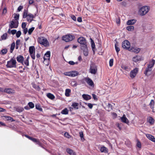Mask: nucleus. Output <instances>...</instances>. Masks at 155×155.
I'll list each match as a JSON object with an SVG mask.
<instances>
[{"mask_svg":"<svg viewBox=\"0 0 155 155\" xmlns=\"http://www.w3.org/2000/svg\"><path fill=\"white\" fill-rule=\"evenodd\" d=\"M71 18L74 21H76V18L74 15H72L71 16Z\"/></svg>","mask_w":155,"mask_h":155,"instance_id":"obj_64","label":"nucleus"},{"mask_svg":"<svg viewBox=\"0 0 155 155\" xmlns=\"http://www.w3.org/2000/svg\"><path fill=\"white\" fill-rule=\"evenodd\" d=\"M147 122L149 123L151 125H153L154 123V119L150 117H147Z\"/></svg>","mask_w":155,"mask_h":155,"instance_id":"obj_15","label":"nucleus"},{"mask_svg":"<svg viewBox=\"0 0 155 155\" xmlns=\"http://www.w3.org/2000/svg\"><path fill=\"white\" fill-rule=\"evenodd\" d=\"M150 7L147 6H144L141 8L139 10V14L143 16L147 13L150 10Z\"/></svg>","mask_w":155,"mask_h":155,"instance_id":"obj_1","label":"nucleus"},{"mask_svg":"<svg viewBox=\"0 0 155 155\" xmlns=\"http://www.w3.org/2000/svg\"><path fill=\"white\" fill-rule=\"evenodd\" d=\"M35 107L37 109L39 110V111H42V109L39 105H35Z\"/></svg>","mask_w":155,"mask_h":155,"instance_id":"obj_50","label":"nucleus"},{"mask_svg":"<svg viewBox=\"0 0 155 155\" xmlns=\"http://www.w3.org/2000/svg\"><path fill=\"white\" fill-rule=\"evenodd\" d=\"M47 96L48 98L51 100H53L55 98L54 95L50 93H48L47 94Z\"/></svg>","mask_w":155,"mask_h":155,"instance_id":"obj_31","label":"nucleus"},{"mask_svg":"<svg viewBox=\"0 0 155 155\" xmlns=\"http://www.w3.org/2000/svg\"><path fill=\"white\" fill-rule=\"evenodd\" d=\"M155 64V60L152 59L149 61V64L148 65V66L153 68Z\"/></svg>","mask_w":155,"mask_h":155,"instance_id":"obj_24","label":"nucleus"},{"mask_svg":"<svg viewBox=\"0 0 155 155\" xmlns=\"http://www.w3.org/2000/svg\"><path fill=\"white\" fill-rule=\"evenodd\" d=\"M4 117H5V120L8 121L10 120L11 121H14L13 119L10 116H4Z\"/></svg>","mask_w":155,"mask_h":155,"instance_id":"obj_37","label":"nucleus"},{"mask_svg":"<svg viewBox=\"0 0 155 155\" xmlns=\"http://www.w3.org/2000/svg\"><path fill=\"white\" fill-rule=\"evenodd\" d=\"M132 60L133 61L137 62L141 61V58L140 56H137L133 57L132 58Z\"/></svg>","mask_w":155,"mask_h":155,"instance_id":"obj_18","label":"nucleus"},{"mask_svg":"<svg viewBox=\"0 0 155 155\" xmlns=\"http://www.w3.org/2000/svg\"><path fill=\"white\" fill-rule=\"evenodd\" d=\"M24 60V58L23 56L21 55H19L17 57V61L20 63L23 64V60Z\"/></svg>","mask_w":155,"mask_h":155,"instance_id":"obj_20","label":"nucleus"},{"mask_svg":"<svg viewBox=\"0 0 155 155\" xmlns=\"http://www.w3.org/2000/svg\"><path fill=\"white\" fill-rule=\"evenodd\" d=\"M114 59L112 58L110 59L109 61V66L112 67L113 64Z\"/></svg>","mask_w":155,"mask_h":155,"instance_id":"obj_47","label":"nucleus"},{"mask_svg":"<svg viewBox=\"0 0 155 155\" xmlns=\"http://www.w3.org/2000/svg\"><path fill=\"white\" fill-rule=\"evenodd\" d=\"M38 42L41 45H44L45 47L48 46L49 43L47 39L43 37H39L38 40Z\"/></svg>","mask_w":155,"mask_h":155,"instance_id":"obj_2","label":"nucleus"},{"mask_svg":"<svg viewBox=\"0 0 155 155\" xmlns=\"http://www.w3.org/2000/svg\"><path fill=\"white\" fill-rule=\"evenodd\" d=\"M7 52V50L6 49H3L1 51V54L2 55H4L6 54Z\"/></svg>","mask_w":155,"mask_h":155,"instance_id":"obj_43","label":"nucleus"},{"mask_svg":"<svg viewBox=\"0 0 155 155\" xmlns=\"http://www.w3.org/2000/svg\"><path fill=\"white\" fill-rule=\"evenodd\" d=\"M19 14H15V15L14 17V18L15 19H14V20H18H18L19 18Z\"/></svg>","mask_w":155,"mask_h":155,"instance_id":"obj_45","label":"nucleus"},{"mask_svg":"<svg viewBox=\"0 0 155 155\" xmlns=\"http://www.w3.org/2000/svg\"><path fill=\"white\" fill-rule=\"evenodd\" d=\"M83 54L85 56H87L88 55V50L87 48V45H85L84 47H83Z\"/></svg>","mask_w":155,"mask_h":155,"instance_id":"obj_19","label":"nucleus"},{"mask_svg":"<svg viewBox=\"0 0 155 155\" xmlns=\"http://www.w3.org/2000/svg\"><path fill=\"white\" fill-rule=\"evenodd\" d=\"M71 73L70 77H74L78 75V72L76 71H71Z\"/></svg>","mask_w":155,"mask_h":155,"instance_id":"obj_21","label":"nucleus"},{"mask_svg":"<svg viewBox=\"0 0 155 155\" xmlns=\"http://www.w3.org/2000/svg\"><path fill=\"white\" fill-rule=\"evenodd\" d=\"M30 54V55H31V58L34 60L35 59V53L31 54Z\"/></svg>","mask_w":155,"mask_h":155,"instance_id":"obj_60","label":"nucleus"},{"mask_svg":"<svg viewBox=\"0 0 155 155\" xmlns=\"http://www.w3.org/2000/svg\"><path fill=\"white\" fill-rule=\"evenodd\" d=\"M34 29H35L34 27H32V28H30V29H29L28 30V34L29 35H31V34L32 32L34 30Z\"/></svg>","mask_w":155,"mask_h":155,"instance_id":"obj_42","label":"nucleus"},{"mask_svg":"<svg viewBox=\"0 0 155 155\" xmlns=\"http://www.w3.org/2000/svg\"><path fill=\"white\" fill-rule=\"evenodd\" d=\"M70 84L72 86H76L77 85L76 82L74 81H71Z\"/></svg>","mask_w":155,"mask_h":155,"instance_id":"obj_44","label":"nucleus"},{"mask_svg":"<svg viewBox=\"0 0 155 155\" xmlns=\"http://www.w3.org/2000/svg\"><path fill=\"white\" fill-rule=\"evenodd\" d=\"M74 36L69 34L63 36L62 38V40L66 42H68L71 41L74 38Z\"/></svg>","mask_w":155,"mask_h":155,"instance_id":"obj_6","label":"nucleus"},{"mask_svg":"<svg viewBox=\"0 0 155 155\" xmlns=\"http://www.w3.org/2000/svg\"><path fill=\"white\" fill-rule=\"evenodd\" d=\"M32 86L33 87L35 88L36 90L38 91H39L40 90V88L37 85L33 84H32Z\"/></svg>","mask_w":155,"mask_h":155,"instance_id":"obj_41","label":"nucleus"},{"mask_svg":"<svg viewBox=\"0 0 155 155\" xmlns=\"http://www.w3.org/2000/svg\"><path fill=\"white\" fill-rule=\"evenodd\" d=\"M90 71L91 73L95 74L97 71V68L96 65L94 64H91L90 66Z\"/></svg>","mask_w":155,"mask_h":155,"instance_id":"obj_9","label":"nucleus"},{"mask_svg":"<svg viewBox=\"0 0 155 155\" xmlns=\"http://www.w3.org/2000/svg\"><path fill=\"white\" fill-rule=\"evenodd\" d=\"M15 43L14 42H13L11 45L10 50V53H12L13 51L15 48Z\"/></svg>","mask_w":155,"mask_h":155,"instance_id":"obj_34","label":"nucleus"},{"mask_svg":"<svg viewBox=\"0 0 155 155\" xmlns=\"http://www.w3.org/2000/svg\"><path fill=\"white\" fill-rule=\"evenodd\" d=\"M121 67L122 69L127 71H129L130 70V68L128 67L123 64L121 65Z\"/></svg>","mask_w":155,"mask_h":155,"instance_id":"obj_27","label":"nucleus"},{"mask_svg":"<svg viewBox=\"0 0 155 155\" xmlns=\"http://www.w3.org/2000/svg\"><path fill=\"white\" fill-rule=\"evenodd\" d=\"M18 20H14L13 19L10 22V23L9 24V27L10 28H16L18 27Z\"/></svg>","mask_w":155,"mask_h":155,"instance_id":"obj_5","label":"nucleus"},{"mask_svg":"<svg viewBox=\"0 0 155 155\" xmlns=\"http://www.w3.org/2000/svg\"><path fill=\"white\" fill-rule=\"evenodd\" d=\"M4 92H6L8 94H11L13 92V90L10 88H5L4 89Z\"/></svg>","mask_w":155,"mask_h":155,"instance_id":"obj_30","label":"nucleus"},{"mask_svg":"<svg viewBox=\"0 0 155 155\" xmlns=\"http://www.w3.org/2000/svg\"><path fill=\"white\" fill-rule=\"evenodd\" d=\"M115 48L116 52H117V53H118L119 52V51H120V49L118 47L117 45L116 44L115 45Z\"/></svg>","mask_w":155,"mask_h":155,"instance_id":"obj_55","label":"nucleus"},{"mask_svg":"<svg viewBox=\"0 0 155 155\" xmlns=\"http://www.w3.org/2000/svg\"><path fill=\"white\" fill-rule=\"evenodd\" d=\"M100 150L102 153H107L108 152L107 149L104 147H101L100 148Z\"/></svg>","mask_w":155,"mask_h":155,"instance_id":"obj_26","label":"nucleus"},{"mask_svg":"<svg viewBox=\"0 0 155 155\" xmlns=\"http://www.w3.org/2000/svg\"><path fill=\"white\" fill-rule=\"evenodd\" d=\"M50 56V51H48L45 54L44 57V60H49Z\"/></svg>","mask_w":155,"mask_h":155,"instance_id":"obj_13","label":"nucleus"},{"mask_svg":"<svg viewBox=\"0 0 155 155\" xmlns=\"http://www.w3.org/2000/svg\"><path fill=\"white\" fill-rule=\"evenodd\" d=\"M84 80L89 86L91 87H94V82L91 79L89 78H84Z\"/></svg>","mask_w":155,"mask_h":155,"instance_id":"obj_10","label":"nucleus"},{"mask_svg":"<svg viewBox=\"0 0 155 155\" xmlns=\"http://www.w3.org/2000/svg\"><path fill=\"white\" fill-rule=\"evenodd\" d=\"M68 113V111L67 108H65L61 111V113L63 114H67Z\"/></svg>","mask_w":155,"mask_h":155,"instance_id":"obj_38","label":"nucleus"},{"mask_svg":"<svg viewBox=\"0 0 155 155\" xmlns=\"http://www.w3.org/2000/svg\"><path fill=\"white\" fill-rule=\"evenodd\" d=\"M21 34V32L20 31H18L16 33V36L17 37L19 38Z\"/></svg>","mask_w":155,"mask_h":155,"instance_id":"obj_53","label":"nucleus"},{"mask_svg":"<svg viewBox=\"0 0 155 155\" xmlns=\"http://www.w3.org/2000/svg\"><path fill=\"white\" fill-rule=\"evenodd\" d=\"M7 38V34L6 33L4 34L1 36V40H6Z\"/></svg>","mask_w":155,"mask_h":155,"instance_id":"obj_32","label":"nucleus"},{"mask_svg":"<svg viewBox=\"0 0 155 155\" xmlns=\"http://www.w3.org/2000/svg\"><path fill=\"white\" fill-rule=\"evenodd\" d=\"M120 119L121 120V121L124 123L128 124L129 123V121L127 118L126 117V116L125 114H124L122 117H120Z\"/></svg>","mask_w":155,"mask_h":155,"instance_id":"obj_16","label":"nucleus"},{"mask_svg":"<svg viewBox=\"0 0 155 155\" xmlns=\"http://www.w3.org/2000/svg\"><path fill=\"white\" fill-rule=\"evenodd\" d=\"M68 63L71 65H74L75 64H77L78 62H74L73 61H70L68 62Z\"/></svg>","mask_w":155,"mask_h":155,"instance_id":"obj_51","label":"nucleus"},{"mask_svg":"<svg viewBox=\"0 0 155 155\" xmlns=\"http://www.w3.org/2000/svg\"><path fill=\"white\" fill-rule=\"evenodd\" d=\"M136 21L134 19L129 20L127 21V24L128 25H132L136 22Z\"/></svg>","mask_w":155,"mask_h":155,"instance_id":"obj_22","label":"nucleus"},{"mask_svg":"<svg viewBox=\"0 0 155 155\" xmlns=\"http://www.w3.org/2000/svg\"><path fill=\"white\" fill-rule=\"evenodd\" d=\"M134 27L133 26H127V29L128 31H132L134 30Z\"/></svg>","mask_w":155,"mask_h":155,"instance_id":"obj_40","label":"nucleus"},{"mask_svg":"<svg viewBox=\"0 0 155 155\" xmlns=\"http://www.w3.org/2000/svg\"><path fill=\"white\" fill-rule=\"evenodd\" d=\"M107 106L109 108V111H110L112 109V105L108 103L107 105Z\"/></svg>","mask_w":155,"mask_h":155,"instance_id":"obj_54","label":"nucleus"},{"mask_svg":"<svg viewBox=\"0 0 155 155\" xmlns=\"http://www.w3.org/2000/svg\"><path fill=\"white\" fill-rule=\"evenodd\" d=\"M129 50L131 52L137 53H138L140 51V49L137 48L132 47L129 49Z\"/></svg>","mask_w":155,"mask_h":155,"instance_id":"obj_14","label":"nucleus"},{"mask_svg":"<svg viewBox=\"0 0 155 155\" xmlns=\"http://www.w3.org/2000/svg\"><path fill=\"white\" fill-rule=\"evenodd\" d=\"M35 49L34 46H30L29 48V52L30 54L35 53Z\"/></svg>","mask_w":155,"mask_h":155,"instance_id":"obj_28","label":"nucleus"},{"mask_svg":"<svg viewBox=\"0 0 155 155\" xmlns=\"http://www.w3.org/2000/svg\"><path fill=\"white\" fill-rule=\"evenodd\" d=\"M71 71L68 72H66L64 73V74L66 76H68L70 77Z\"/></svg>","mask_w":155,"mask_h":155,"instance_id":"obj_56","label":"nucleus"},{"mask_svg":"<svg viewBox=\"0 0 155 155\" xmlns=\"http://www.w3.org/2000/svg\"><path fill=\"white\" fill-rule=\"evenodd\" d=\"M154 104V101L153 100H151L150 103L149 104V105L150 106V107L151 109L152 110H153Z\"/></svg>","mask_w":155,"mask_h":155,"instance_id":"obj_35","label":"nucleus"},{"mask_svg":"<svg viewBox=\"0 0 155 155\" xmlns=\"http://www.w3.org/2000/svg\"><path fill=\"white\" fill-rule=\"evenodd\" d=\"M64 136L65 137H66L68 138H71V137L70 135H69L68 133L67 132H65L64 133Z\"/></svg>","mask_w":155,"mask_h":155,"instance_id":"obj_52","label":"nucleus"},{"mask_svg":"<svg viewBox=\"0 0 155 155\" xmlns=\"http://www.w3.org/2000/svg\"><path fill=\"white\" fill-rule=\"evenodd\" d=\"M138 71V68H136L131 71L130 74V77L132 79L134 78L137 75Z\"/></svg>","mask_w":155,"mask_h":155,"instance_id":"obj_8","label":"nucleus"},{"mask_svg":"<svg viewBox=\"0 0 155 155\" xmlns=\"http://www.w3.org/2000/svg\"><path fill=\"white\" fill-rule=\"evenodd\" d=\"M122 46L123 48L126 49H129L130 46V43L127 40H126L122 42Z\"/></svg>","mask_w":155,"mask_h":155,"instance_id":"obj_7","label":"nucleus"},{"mask_svg":"<svg viewBox=\"0 0 155 155\" xmlns=\"http://www.w3.org/2000/svg\"><path fill=\"white\" fill-rule=\"evenodd\" d=\"M26 24L25 22H23L21 24V27L23 29L26 28Z\"/></svg>","mask_w":155,"mask_h":155,"instance_id":"obj_57","label":"nucleus"},{"mask_svg":"<svg viewBox=\"0 0 155 155\" xmlns=\"http://www.w3.org/2000/svg\"><path fill=\"white\" fill-rule=\"evenodd\" d=\"M34 17H35L31 13H29L28 14L27 18V20L29 22H31Z\"/></svg>","mask_w":155,"mask_h":155,"instance_id":"obj_12","label":"nucleus"},{"mask_svg":"<svg viewBox=\"0 0 155 155\" xmlns=\"http://www.w3.org/2000/svg\"><path fill=\"white\" fill-rule=\"evenodd\" d=\"M28 104L29 107L31 108H33L34 107V104L32 102H29Z\"/></svg>","mask_w":155,"mask_h":155,"instance_id":"obj_49","label":"nucleus"},{"mask_svg":"<svg viewBox=\"0 0 155 155\" xmlns=\"http://www.w3.org/2000/svg\"><path fill=\"white\" fill-rule=\"evenodd\" d=\"M31 140L33 142L36 143V144L40 145L41 143L39 141V140L32 137Z\"/></svg>","mask_w":155,"mask_h":155,"instance_id":"obj_29","label":"nucleus"},{"mask_svg":"<svg viewBox=\"0 0 155 155\" xmlns=\"http://www.w3.org/2000/svg\"><path fill=\"white\" fill-rule=\"evenodd\" d=\"M82 97L86 100H89L91 98V96L88 94H83L82 95Z\"/></svg>","mask_w":155,"mask_h":155,"instance_id":"obj_25","label":"nucleus"},{"mask_svg":"<svg viewBox=\"0 0 155 155\" xmlns=\"http://www.w3.org/2000/svg\"><path fill=\"white\" fill-rule=\"evenodd\" d=\"M91 46L93 49L95 47L94 43L92 40Z\"/></svg>","mask_w":155,"mask_h":155,"instance_id":"obj_62","label":"nucleus"},{"mask_svg":"<svg viewBox=\"0 0 155 155\" xmlns=\"http://www.w3.org/2000/svg\"><path fill=\"white\" fill-rule=\"evenodd\" d=\"M78 43L83 45L81 47L82 49H83V47H84L85 45H87V42L85 39L83 37H80L78 39Z\"/></svg>","mask_w":155,"mask_h":155,"instance_id":"obj_4","label":"nucleus"},{"mask_svg":"<svg viewBox=\"0 0 155 155\" xmlns=\"http://www.w3.org/2000/svg\"><path fill=\"white\" fill-rule=\"evenodd\" d=\"M80 136L81 138V140L82 141H84V139L83 137V132H80L79 133Z\"/></svg>","mask_w":155,"mask_h":155,"instance_id":"obj_46","label":"nucleus"},{"mask_svg":"<svg viewBox=\"0 0 155 155\" xmlns=\"http://www.w3.org/2000/svg\"><path fill=\"white\" fill-rule=\"evenodd\" d=\"M152 70V68L147 66L144 73V74L147 76L149 75L151 73Z\"/></svg>","mask_w":155,"mask_h":155,"instance_id":"obj_11","label":"nucleus"},{"mask_svg":"<svg viewBox=\"0 0 155 155\" xmlns=\"http://www.w3.org/2000/svg\"><path fill=\"white\" fill-rule=\"evenodd\" d=\"M25 64L26 66H28L29 65V61L28 59H26L24 61H23V64Z\"/></svg>","mask_w":155,"mask_h":155,"instance_id":"obj_48","label":"nucleus"},{"mask_svg":"<svg viewBox=\"0 0 155 155\" xmlns=\"http://www.w3.org/2000/svg\"><path fill=\"white\" fill-rule=\"evenodd\" d=\"M28 31V30L27 28L23 29V32L25 34H26Z\"/></svg>","mask_w":155,"mask_h":155,"instance_id":"obj_59","label":"nucleus"},{"mask_svg":"<svg viewBox=\"0 0 155 155\" xmlns=\"http://www.w3.org/2000/svg\"><path fill=\"white\" fill-rule=\"evenodd\" d=\"M71 92V90L69 89H67L65 90V95L67 97H69L70 96V93Z\"/></svg>","mask_w":155,"mask_h":155,"instance_id":"obj_33","label":"nucleus"},{"mask_svg":"<svg viewBox=\"0 0 155 155\" xmlns=\"http://www.w3.org/2000/svg\"><path fill=\"white\" fill-rule=\"evenodd\" d=\"M78 103L75 102L73 103L71 105L74 108L76 109H78Z\"/></svg>","mask_w":155,"mask_h":155,"instance_id":"obj_39","label":"nucleus"},{"mask_svg":"<svg viewBox=\"0 0 155 155\" xmlns=\"http://www.w3.org/2000/svg\"><path fill=\"white\" fill-rule=\"evenodd\" d=\"M88 107L91 109H92L93 107V105L91 103H87V104Z\"/></svg>","mask_w":155,"mask_h":155,"instance_id":"obj_58","label":"nucleus"},{"mask_svg":"<svg viewBox=\"0 0 155 155\" xmlns=\"http://www.w3.org/2000/svg\"><path fill=\"white\" fill-rule=\"evenodd\" d=\"M23 8V7L21 6H19L18 8V12L20 11Z\"/></svg>","mask_w":155,"mask_h":155,"instance_id":"obj_63","label":"nucleus"},{"mask_svg":"<svg viewBox=\"0 0 155 155\" xmlns=\"http://www.w3.org/2000/svg\"><path fill=\"white\" fill-rule=\"evenodd\" d=\"M67 152L71 155H76L75 153L71 149L68 148L66 150Z\"/></svg>","mask_w":155,"mask_h":155,"instance_id":"obj_23","label":"nucleus"},{"mask_svg":"<svg viewBox=\"0 0 155 155\" xmlns=\"http://www.w3.org/2000/svg\"><path fill=\"white\" fill-rule=\"evenodd\" d=\"M146 136L150 140L153 142H155V138L151 134H146Z\"/></svg>","mask_w":155,"mask_h":155,"instance_id":"obj_17","label":"nucleus"},{"mask_svg":"<svg viewBox=\"0 0 155 155\" xmlns=\"http://www.w3.org/2000/svg\"><path fill=\"white\" fill-rule=\"evenodd\" d=\"M28 11L27 10L25 9L24 10L23 12V18H27L28 15Z\"/></svg>","mask_w":155,"mask_h":155,"instance_id":"obj_36","label":"nucleus"},{"mask_svg":"<svg viewBox=\"0 0 155 155\" xmlns=\"http://www.w3.org/2000/svg\"><path fill=\"white\" fill-rule=\"evenodd\" d=\"M137 147H138L139 148H141V143H140V142H139V141H138L137 142Z\"/></svg>","mask_w":155,"mask_h":155,"instance_id":"obj_61","label":"nucleus"},{"mask_svg":"<svg viewBox=\"0 0 155 155\" xmlns=\"http://www.w3.org/2000/svg\"><path fill=\"white\" fill-rule=\"evenodd\" d=\"M16 60L13 58L7 62L6 65L8 68H16Z\"/></svg>","mask_w":155,"mask_h":155,"instance_id":"obj_3","label":"nucleus"}]
</instances>
